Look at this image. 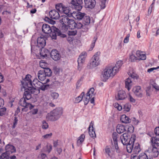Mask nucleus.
Instances as JSON below:
<instances>
[{"instance_id":"obj_1","label":"nucleus","mask_w":159,"mask_h":159,"mask_svg":"<svg viewBox=\"0 0 159 159\" xmlns=\"http://www.w3.org/2000/svg\"><path fill=\"white\" fill-rule=\"evenodd\" d=\"M136 138L135 134H132L130 137L128 133H124L120 136L121 142L124 145H127V151L129 153L132 152L133 147V143L134 142Z\"/></svg>"},{"instance_id":"obj_2","label":"nucleus","mask_w":159,"mask_h":159,"mask_svg":"<svg viewBox=\"0 0 159 159\" xmlns=\"http://www.w3.org/2000/svg\"><path fill=\"white\" fill-rule=\"evenodd\" d=\"M115 67H113L112 66H107L103 70L102 73L101 78L102 81L105 82L110 77H113L116 73Z\"/></svg>"},{"instance_id":"obj_3","label":"nucleus","mask_w":159,"mask_h":159,"mask_svg":"<svg viewBox=\"0 0 159 159\" xmlns=\"http://www.w3.org/2000/svg\"><path fill=\"white\" fill-rule=\"evenodd\" d=\"M72 20V19H70L68 16H66L63 15L61 16L60 17V22L62 25V30L66 31L68 28L70 27L71 22Z\"/></svg>"},{"instance_id":"obj_4","label":"nucleus","mask_w":159,"mask_h":159,"mask_svg":"<svg viewBox=\"0 0 159 159\" xmlns=\"http://www.w3.org/2000/svg\"><path fill=\"white\" fill-rule=\"evenodd\" d=\"M46 39L47 38L46 37L42 35L38 38L37 42L32 40L31 42V51L33 47L34 46H38L40 48L44 47L46 45Z\"/></svg>"},{"instance_id":"obj_5","label":"nucleus","mask_w":159,"mask_h":159,"mask_svg":"<svg viewBox=\"0 0 159 159\" xmlns=\"http://www.w3.org/2000/svg\"><path fill=\"white\" fill-rule=\"evenodd\" d=\"M27 100L25 99V98L23 97L20 99L19 101V104L20 105L24 107V108H22V111L26 112L28 111L27 108L28 107L31 110L34 107V106L32 105L30 103L27 102L26 101Z\"/></svg>"},{"instance_id":"obj_6","label":"nucleus","mask_w":159,"mask_h":159,"mask_svg":"<svg viewBox=\"0 0 159 159\" xmlns=\"http://www.w3.org/2000/svg\"><path fill=\"white\" fill-rule=\"evenodd\" d=\"M55 28H56V27L52 26L51 27L49 25L44 24H43L42 26V31L44 33L47 34H50V36L52 38V35L54 34L55 30Z\"/></svg>"},{"instance_id":"obj_7","label":"nucleus","mask_w":159,"mask_h":159,"mask_svg":"<svg viewBox=\"0 0 159 159\" xmlns=\"http://www.w3.org/2000/svg\"><path fill=\"white\" fill-rule=\"evenodd\" d=\"M31 77L30 75L28 74L26 75L23 81L21 82L24 88H26V87L31 88L32 86V82L30 79Z\"/></svg>"},{"instance_id":"obj_8","label":"nucleus","mask_w":159,"mask_h":159,"mask_svg":"<svg viewBox=\"0 0 159 159\" xmlns=\"http://www.w3.org/2000/svg\"><path fill=\"white\" fill-rule=\"evenodd\" d=\"M71 3L73 5V8L77 11L81 10L83 7L82 0H72Z\"/></svg>"},{"instance_id":"obj_9","label":"nucleus","mask_w":159,"mask_h":159,"mask_svg":"<svg viewBox=\"0 0 159 159\" xmlns=\"http://www.w3.org/2000/svg\"><path fill=\"white\" fill-rule=\"evenodd\" d=\"M132 91L136 96L139 98L142 97L143 92L140 86H138L134 87Z\"/></svg>"},{"instance_id":"obj_10","label":"nucleus","mask_w":159,"mask_h":159,"mask_svg":"<svg viewBox=\"0 0 159 159\" xmlns=\"http://www.w3.org/2000/svg\"><path fill=\"white\" fill-rule=\"evenodd\" d=\"M55 30H54L55 31V33L54 34L52 35V39H57V36H59L61 38H65L66 37V35L64 34H63L61 33L60 30L57 28H55Z\"/></svg>"},{"instance_id":"obj_11","label":"nucleus","mask_w":159,"mask_h":159,"mask_svg":"<svg viewBox=\"0 0 159 159\" xmlns=\"http://www.w3.org/2000/svg\"><path fill=\"white\" fill-rule=\"evenodd\" d=\"M49 16L52 19L57 20L60 18L59 12L57 10L53 9L51 10L49 13Z\"/></svg>"},{"instance_id":"obj_12","label":"nucleus","mask_w":159,"mask_h":159,"mask_svg":"<svg viewBox=\"0 0 159 159\" xmlns=\"http://www.w3.org/2000/svg\"><path fill=\"white\" fill-rule=\"evenodd\" d=\"M84 2L86 8H93L96 5L95 0H84Z\"/></svg>"},{"instance_id":"obj_13","label":"nucleus","mask_w":159,"mask_h":159,"mask_svg":"<svg viewBox=\"0 0 159 159\" xmlns=\"http://www.w3.org/2000/svg\"><path fill=\"white\" fill-rule=\"evenodd\" d=\"M5 149L6 151L4 153H6L7 155H10V154L15 152L16 151L15 147L10 144L7 145L5 147Z\"/></svg>"},{"instance_id":"obj_14","label":"nucleus","mask_w":159,"mask_h":159,"mask_svg":"<svg viewBox=\"0 0 159 159\" xmlns=\"http://www.w3.org/2000/svg\"><path fill=\"white\" fill-rule=\"evenodd\" d=\"M54 116L58 119L62 114V109L61 108L58 107L55 109L51 111Z\"/></svg>"},{"instance_id":"obj_15","label":"nucleus","mask_w":159,"mask_h":159,"mask_svg":"<svg viewBox=\"0 0 159 159\" xmlns=\"http://www.w3.org/2000/svg\"><path fill=\"white\" fill-rule=\"evenodd\" d=\"M126 95L125 92L123 90H120L118 91L117 94L116 96L117 100H123L126 97Z\"/></svg>"},{"instance_id":"obj_16","label":"nucleus","mask_w":159,"mask_h":159,"mask_svg":"<svg viewBox=\"0 0 159 159\" xmlns=\"http://www.w3.org/2000/svg\"><path fill=\"white\" fill-rule=\"evenodd\" d=\"M50 55L51 58L55 61L58 60L60 58V55L56 49L52 50Z\"/></svg>"},{"instance_id":"obj_17","label":"nucleus","mask_w":159,"mask_h":159,"mask_svg":"<svg viewBox=\"0 0 159 159\" xmlns=\"http://www.w3.org/2000/svg\"><path fill=\"white\" fill-rule=\"evenodd\" d=\"M93 122L92 121L89 127V133L91 137L93 138H94L96 137V135L93 129Z\"/></svg>"},{"instance_id":"obj_18","label":"nucleus","mask_w":159,"mask_h":159,"mask_svg":"<svg viewBox=\"0 0 159 159\" xmlns=\"http://www.w3.org/2000/svg\"><path fill=\"white\" fill-rule=\"evenodd\" d=\"M71 22V24L70 27L71 29H74V28L80 29L83 27V24H82L81 22H76L73 20Z\"/></svg>"},{"instance_id":"obj_19","label":"nucleus","mask_w":159,"mask_h":159,"mask_svg":"<svg viewBox=\"0 0 159 159\" xmlns=\"http://www.w3.org/2000/svg\"><path fill=\"white\" fill-rule=\"evenodd\" d=\"M61 12H63L66 14L67 16L69 17L74 16H73V14H74V11H72L70 9L69 7L65 6Z\"/></svg>"},{"instance_id":"obj_20","label":"nucleus","mask_w":159,"mask_h":159,"mask_svg":"<svg viewBox=\"0 0 159 159\" xmlns=\"http://www.w3.org/2000/svg\"><path fill=\"white\" fill-rule=\"evenodd\" d=\"M99 64V61L98 60L93 58L90 60V63L89 64L90 68H93L97 66Z\"/></svg>"},{"instance_id":"obj_21","label":"nucleus","mask_w":159,"mask_h":159,"mask_svg":"<svg viewBox=\"0 0 159 159\" xmlns=\"http://www.w3.org/2000/svg\"><path fill=\"white\" fill-rule=\"evenodd\" d=\"M43 84V83L39 81L37 79H34L32 82L33 86L38 89H40Z\"/></svg>"},{"instance_id":"obj_22","label":"nucleus","mask_w":159,"mask_h":159,"mask_svg":"<svg viewBox=\"0 0 159 159\" xmlns=\"http://www.w3.org/2000/svg\"><path fill=\"white\" fill-rule=\"evenodd\" d=\"M133 147L132 152H133L132 154H137L140 151L139 144L138 143H136L134 144L133 143Z\"/></svg>"},{"instance_id":"obj_23","label":"nucleus","mask_w":159,"mask_h":159,"mask_svg":"<svg viewBox=\"0 0 159 159\" xmlns=\"http://www.w3.org/2000/svg\"><path fill=\"white\" fill-rule=\"evenodd\" d=\"M125 87L129 91L132 85V81L130 78H128L125 80Z\"/></svg>"},{"instance_id":"obj_24","label":"nucleus","mask_w":159,"mask_h":159,"mask_svg":"<svg viewBox=\"0 0 159 159\" xmlns=\"http://www.w3.org/2000/svg\"><path fill=\"white\" fill-rule=\"evenodd\" d=\"M126 128L124 125L119 124L116 127V131L119 134H121L126 131Z\"/></svg>"},{"instance_id":"obj_25","label":"nucleus","mask_w":159,"mask_h":159,"mask_svg":"<svg viewBox=\"0 0 159 159\" xmlns=\"http://www.w3.org/2000/svg\"><path fill=\"white\" fill-rule=\"evenodd\" d=\"M27 89L31 93H33L36 94L39 93V90L37 89L32 84V86L31 88L26 87V88H24Z\"/></svg>"},{"instance_id":"obj_26","label":"nucleus","mask_w":159,"mask_h":159,"mask_svg":"<svg viewBox=\"0 0 159 159\" xmlns=\"http://www.w3.org/2000/svg\"><path fill=\"white\" fill-rule=\"evenodd\" d=\"M120 120L122 122L125 124L129 123L131 121V119L125 115L121 116Z\"/></svg>"},{"instance_id":"obj_27","label":"nucleus","mask_w":159,"mask_h":159,"mask_svg":"<svg viewBox=\"0 0 159 159\" xmlns=\"http://www.w3.org/2000/svg\"><path fill=\"white\" fill-rule=\"evenodd\" d=\"M39 79L41 81H43L46 79V76L45 73L42 70H39L38 74Z\"/></svg>"},{"instance_id":"obj_28","label":"nucleus","mask_w":159,"mask_h":159,"mask_svg":"<svg viewBox=\"0 0 159 159\" xmlns=\"http://www.w3.org/2000/svg\"><path fill=\"white\" fill-rule=\"evenodd\" d=\"M87 56V53L85 52H82L80 55L78 59V61L80 63H84L85 59Z\"/></svg>"},{"instance_id":"obj_29","label":"nucleus","mask_w":159,"mask_h":159,"mask_svg":"<svg viewBox=\"0 0 159 159\" xmlns=\"http://www.w3.org/2000/svg\"><path fill=\"white\" fill-rule=\"evenodd\" d=\"M41 48V51L40 53L41 56L43 57H47L48 55L50 53L48 50L47 49L44 48L43 47Z\"/></svg>"},{"instance_id":"obj_30","label":"nucleus","mask_w":159,"mask_h":159,"mask_svg":"<svg viewBox=\"0 0 159 159\" xmlns=\"http://www.w3.org/2000/svg\"><path fill=\"white\" fill-rule=\"evenodd\" d=\"M151 142L152 144H156L157 146H159V136H157L155 137H152ZM155 145H154V146Z\"/></svg>"},{"instance_id":"obj_31","label":"nucleus","mask_w":159,"mask_h":159,"mask_svg":"<svg viewBox=\"0 0 159 159\" xmlns=\"http://www.w3.org/2000/svg\"><path fill=\"white\" fill-rule=\"evenodd\" d=\"M10 155H7L6 153H3L0 157V159H15L16 157L15 155L9 156Z\"/></svg>"},{"instance_id":"obj_32","label":"nucleus","mask_w":159,"mask_h":159,"mask_svg":"<svg viewBox=\"0 0 159 159\" xmlns=\"http://www.w3.org/2000/svg\"><path fill=\"white\" fill-rule=\"evenodd\" d=\"M25 92L24 93L23 98H25V99L28 100L30 99L32 97L31 93L29 91L26 89H25Z\"/></svg>"},{"instance_id":"obj_33","label":"nucleus","mask_w":159,"mask_h":159,"mask_svg":"<svg viewBox=\"0 0 159 159\" xmlns=\"http://www.w3.org/2000/svg\"><path fill=\"white\" fill-rule=\"evenodd\" d=\"M46 118L48 120L51 121H54L57 120L56 117L54 116V115H53L52 112H51L50 113L48 114Z\"/></svg>"},{"instance_id":"obj_34","label":"nucleus","mask_w":159,"mask_h":159,"mask_svg":"<svg viewBox=\"0 0 159 159\" xmlns=\"http://www.w3.org/2000/svg\"><path fill=\"white\" fill-rule=\"evenodd\" d=\"M82 23L83 25H88L90 23V18L89 16H86L83 18Z\"/></svg>"},{"instance_id":"obj_35","label":"nucleus","mask_w":159,"mask_h":159,"mask_svg":"<svg viewBox=\"0 0 159 159\" xmlns=\"http://www.w3.org/2000/svg\"><path fill=\"white\" fill-rule=\"evenodd\" d=\"M123 64L122 61H119L117 62L115 66L113 67H115V69H116V70H115L116 71V72L117 73L119 71V69Z\"/></svg>"},{"instance_id":"obj_36","label":"nucleus","mask_w":159,"mask_h":159,"mask_svg":"<svg viewBox=\"0 0 159 159\" xmlns=\"http://www.w3.org/2000/svg\"><path fill=\"white\" fill-rule=\"evenodd\" d=\"M105 153L107 154L108 156L111 157L113 154V152L111 150V149L108 146H106L105 148Z\"/></svg>"},{"instance_id":"obj_37","label":"nucleus","mask_w":159,"mask_h":159,"mask_svg":"<svg viewBox=\"0 0 159 159\" xmlns=\"http://www.w3.org/2000/svg\"><path fill=\"white\" fill-rule=\"evenodd\" d=\"M42 70L45 73L46 76L49 77L52 75V72L51 70L49 68L47 67Z\"/></svg>"},{"instance_id":"obj_38","label":"nucleus","mask_w":159,"mask_h":159,"mask_svg":"<svg viewBox=\"0 0 159 159\" xmlns=\"http://www.w3.org/2000/svg\"><path fill=\"white\" fill-rule=\"evenodd\" d=\"M152 149V156L154 157H157L159 154V152L157 149L153 146Z\"/></svg>"},{"instance_id":"obj_39","label":"nucleus","mask_w":159,"mask_h":159,"mask_svg":"<svg viewBox=\"0 0 159 159\" xmlns=\"http://www.w3.org/2000/svg\"><path fill=\"white\" fill-rule=\"evenodd\" d=\"M48 64L43 60H41L39 62V66L43 69L47 68Z\"/></svg>"},{"instance_id":"obj_40","label":"nucleus","mask_w":159,"mask_h":159,"mask_svg":"<svg viewBox=\"0 0 159 159\" xmlns=\"http://www.w3.org/2000/svg\"><path fill=\"white\" fill-rule=\"evenodd\" d=\"M85 13L79 12L75 15V18L78 20H81L84 17Z\"/></svg>"},{"instance_id":"obj_41","label":"nucleus","mask_w":159,"mask_h":159,"mask_svg":"<svg viewBox=\"0 0 159 159\" xmlns=\"http://www.w3.org/2000/svg\"><path fill=\"white\" fill-rule=\"evenodd\" d=\"M65 6L63 5L61 3L57 4L56 5V10L58 12H61L62 10L64 9Z\"/></svg>"},{"instance_id":"obj_42","label":"nucleus","mask_w":159,"mask_h":159,"mask_svg":"<svg viewBox=\"0 0 159 159\" xmlns=\"http://www.w3.org/2000/svg\"><path fill=\"white\" fill-rule=\"evenodd\" d=\"M98 37L97 35H95L94 36L93 41L91 44L90 48L89 49V51H92L95 46V43L98 39Z\"/></svg>"},{"instance_id":"obj_43","label":"nucleus","mask_w":159,"mask_h":159,"mask_svg":"<svg viewBox=\"0 0 159 159\" xmlns=\"http://www.w3.org/2000/svg\"><path fill=\"white\" fill-rule=\"evenodd\" d=\"M85 136L84 134H81L79 137V139L77 141V144L80 145L83 142Z\"/></svg>"},{"instance_id":"obj_44","label":"nucleus","mask_w":159,"mask_h":159,"mask_svg":"<svg viewBox=\"0 0 159 159\" xmlns=\"http://www.w3.org/2000/svg\"><path fill=\"white\" fill-rule=\"evenodd\" d=\"M84 95V92H82L80 95L76 98L75 100V103H78L80 102L82 100Z\"/></svg>"},{"instance_id":"obj_45","label":"nucleus","mask_w":159,"mask_h":159,"mask_svg":"<svg viewBox=\"0 0 159 159\" xmlns=\"http://www.w3.org/2000/svg\"><path fill=\"white\" fill-rule=\"evenodd\" d=\"M50 96L53 100L57 99L59 96V94L55 92H52L50 93Z\"/></svg>"},{"instance_id":"obj_46","label":"nucleus","mask_w":159,"mask_h":159,"mask_svg":"<svg viewBox=\"0 0 159 159\" xmlns=\"http://www.w3.org/2000/svg\"><path fill=\"white\" fill-rule=\"evenodd\" d=\"M91 98V96H89V93H87L86 94V95L85 96L84 99V101L85 105H87L88 104L89 101V100Z\"/></svg>"},{"instance_id":"obj_47","label":"nucleus","mask_w":159,"mask_h":159,"mask_svg":"<svg viewBox=\"0 0 159 159\" xmlns=\"http://www.w3.org/2000/svg\"><path fill=\"white\" fill-rule=\"evenodd\" d=\"M64 32H66V33L68 34V35L69 36H73L77 34V31L75 30H70L68 31L67 30L66 31H64V30H63Z\"/></svg>"},{"instance_id":"obj_48","label":"nucleus","mask_w":159,"mask_h":159,"mask_svg":"<svg viewBox=\"0 0 159 159\" xmlns=\"http://www.w3.org/2000/svg\"><path fill=\"white\" fill-rule=\"evenodd\" d=\"M131 107V105L129 103H126L123 106V109H124V110L127 112H128L130 111Z\"/></svg>"},{"instance_id":"obj_49","label":"nucleus","mask_w":159,"mask_h":159,"mask_svg":"<svg viewBox=\"0 0 159 159\" xmlns=\"http://www.w3.org/2000/svg\"><path fill=\"white\" fill-rule=\"evenodd\" d=\"M52 149V146L49 143H47L46 146V150L45 151L47 152L48 153H50Z\"/></svg>"},{"instance_id":"obj_50","label":"nucleus","mask_w":159,"mask_h":159,"mask_svg":"<svg viewBox=\"0 0 159 159\" xmlns=\"http://www.w3.org/2000/svg\"><path fill=\"white\" fill-rule=\"evenodd\" d=\"M139 159H148L147 155L145 153H141L139 156Z\"/></svg>"},{"instance_id":"obj_51","label":"nucleus","mask_w":159,"mask_h":159,"mask_svg":"<svg viewBox=\"0 0 159 159\" xmlns=\"http://www.w3.org/2000/svg\"><path fill=\"white\" fill-rule=\"evenodd\" d=\"M128 74L129 75H130V77H131L134 80H137L139 78V76L134 72H133L131 73L129 72Z\"/></svg>"},{"instance_id":"obj_52","label":"nucleus","mask_w":159,"mask_h":159,"mask_svg":"<svg viewBox=\"0 0 159 159\" xmlns=\"http://www.w3.org/2000/svg\"><path fill=\"white\" fill-rule=\"evenodd\" d=\"M42 125V128L43 129H47L48 127V124L45 120L43 121Z\"/></svg>"},{"instance_id":"obj_53","label":"nucleus","mask_w":159,"mask_h":159,"mask_svg":"<svg viewBox=\"0 0 159 159\" xmlns=\"http://www.w3.org/2000/svg\"><path fill=\"white\" fill-rule=\"evenodd\" d=\"M155 3V0H153V2L152 3V4L148 8V14H150L152 12V10L153 9V8L154 7V5Z\"/></svg>"},{"instance_id":"obj_54","label":"nucleus","mask_w":159,"mask_h":159,"mask_svg":"<svg viewBox=\"0 0 159 159\" xmlns=\"http://www.w3.org/2000/svg\"><path fill=\"white\" fill-rule=\"evenodd\" d=\"M6 108L4 107L0 109V116H2L6 113Z\"/></svg>"},{"instance_id":"obj_55","label":"nucleus","mask_w":159,"mask_h":159,"mask_svg":"<svg viewBox=\"0 0 159 159\" xmlns=\"http://www.w3.org/2000/svg\"><path fill=\"white\" fill-rule=\"evenodd\" d=\"M49 88V85H44L43 83V85H42L40 89L42 90H45L48 89Z\"/></svg>"},{"instance_id":"obj_56","label":"nucleus","mask_w":159,"mask_h":159,"mask_svg":"<svg viewBox=\"0 0 159 159\" xmlns=\"http://www.w3.org/2000/svg\"><path fill=\"white\" fill-rule=\"evenodd\" d=\"M106 0H102L101 2L100 6L101 9H103L106 7L105 3Z\"/></svg>"},{"instance_id":"obj_57","label":"nucleus","mask_w":159,"mask_h":159,"mask_svg":"<svg viewBox=\"0 0 159 159\" xmlns=\"http://www.w3.org/2000/svg\"><path fill=\"white\" fill-rule=\"evenodd\" d=\"M94 91V88H92L90 89L87 92V93H89V96H91V97H92V95L93 94Z\"/></svg>"},{"instance_id":"obj_58","label":"nucleus","mask_w":159,"mask_h":159,"mask_svg":"<svg viewBox=\"0 0 159 159\" xmlns=\"http://www.w3.org/2000/svg\"><path fill=\"white\" fill-rule=\"evenodd\" d=\"M112 139L114 141V144H118L117 141V138L116 134H113Z\"/></svg>"},{"instance_id":"obj_59","label":"nucleus","mask_w":159,"mask_h":159,"mask_svg":"<svg viewBox=\"0 0 159 159\" xmlns=\"http://www.w3.org/2000/svg\"><path fill=\"white\" fill-rule=\"evenodd\" d=\"M126 129H127V131L130 133L133 132L134 131V128L133 126H126Z\"/></svg>"},{"instance_id":"obj_60","label":"nucleus","mask_w":159,"mask_h":159,"mask_svg":"<svg viewBox=\"0 0 159 159\" xmlns=\"http://www.w3.org/2000/svg\"><path fill=\"white\" fill-rule=\"evenodd\" d=\"M18 121V119L16 117H15V119L14 120V121L13 122V125L12 127V128L13 129H14L16 125L17 124V122Z\"/></svg>"},{"instance_id":"obj_61","label":"nucleus","mask_w":159,"mask_h":159,"mask_svg":"<svg viewBox=\"0 0 159 159\" xmlns=\"http://www.w3.org/2000/svg\"><path fill=\"white\" fill-rule=\"evenodd\" d=\"M78 63V69L79 71H80L83 68V64L84 63H80L77 61Z\"/></svg>"},{"instance_id":"obj_62","label":"nucleus","mask_w":159,"mask_h":159,"mask_svg":"<svg viewBox=\"0 0 159 159\" xmlns=\"http://www.w3.org/2000/svg\"><path fill=\"white\" fill-rule=\"evenodd\" d=\"M100 55L99 52H97L93 56V58H95L97 60H99V56Z\"/></svg>"},{"instance_id":"obj_63","label":"nucleus","mask_w":159,"mask_h":159,"mask_svg":"<svg viewBox=\"0 0 159 159\" xmlns=\"http://www.w3.org/2000/svg\"><path fill=\"white\" fill-rule=\"evenodd\" d=\"M131 121H132L133 123L135 125H137L138 124L139 121L138 120H136L134 117H133L131 119Z\"/></svg>"},{"instance_id":"obj_64","label":"nucleus","mask_w":159,"mask_h":159,"mask_svg":"<svg viewBox=\"0 0 159 159\" xmlns=\"http://www.w3.org/2000/svg\"><path fill=\"white\" fill-rule=\"evenodd\" d=\"M154 133L156 136H159V127H157L155 128Z\"/></svg>"}]
</instances>
